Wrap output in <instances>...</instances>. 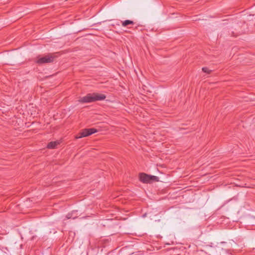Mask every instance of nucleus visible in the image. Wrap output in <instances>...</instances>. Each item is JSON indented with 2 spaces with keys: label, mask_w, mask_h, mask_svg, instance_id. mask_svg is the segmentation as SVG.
Here are the masks:
<instances>
[{
  "label": "nucleus",
  "mask_w": 255,
  "mask_h": 255,
  "mask_svg": "<svg viewBox=\"0 0 255 255\" xmlns=\"http://www.w3.org/2000/svg\"><path fill=\"white\" fill-rule=\"evenodd\" d=\"M59 144V142L58 141H51L47 144V147L49 149H54Z\"/></svg>",
  "instance_id": "423d86ee"
},
{
  "label": "nucleus",
  "mask_w": 255,
  "mask_h": 255,
  "mask_svg": "<svg viewBox=\"0 0 255 255\" xmlns=\"http://www.w3.org/2000/svg\"><path fill=\"white\" fill-rule=\"evenodd\" d=\"M97 131V130L94 128H85L82 130L76 136L77 138H80L84 137H86L91 135Z\"/></svg>",
  "instance_id": "20e7f679"
},
{
  "label": "nucleus",
  "mask_w": 255,
  "mask_h": 255,
  "mask_svg": "<svg viewBox=\"0 0 255 255\" xmlns=\"http://www.w3.org/2000/svg\"><path fill=\"white\" fill-rule=\"evenodd\" d=\"M66 218L67 219H70L72 218L71 216L70 215V214H68L67 216H66Z\"/></svg>",
  "instance_id": "1a4fd4ad"
},
{
  "label": "nucleus",
  "mask_w": 255,
  "mask_h": 255,
  "mask_svg": "<svg viewBox=\"0 0 255 255\" xmlns=\"http://www.w3.org/2000/svg\"><path fill=\"white\" fill-rule=\"evenodd\" d=\"M106 98V96L103 94H99L95 93H89L86 96L79 98L78 102L81 103H91L96 101L103 100Z\"/></svg>",
  "instance_id": "f257e3e1"
},
{
  "label": "nucleus",
  "mask_w": 255,
  "mask_h": 255,
  "mask_svg": "<svg viewBox=\"0 0 255 255\" xmlns=\"http://www.w3.org/2000/svg\"><path fill=\"white\" fill-rule=\"evenodd\" d=\"M121 22L123 27H127L129 25H133L134 23V21L131 20L121 21Z\"/></svg>",
  "instance_id": "39448f33"
},
{
  "label": "nucleus",
  "mask_w": 255,
  "mask_h": 255,
  "mask_svg": "<svg viewBox=\"0 0 255 255\" xmlns=\"http://www.w3.org/2000/svg\"><path fill=\"white\" fill-rule=\"evenodd\" d=\"M139 180L143 183H149L152 181H158V177L156 176L149 175L145 173H142L139 174Z\"/></svg>",
  "instance_id": "7ed1b4c3"
},
{
  "label": "nucleus",
  "mask_w": 255,
  "mask_h": 255,
  "mask_svg": "<svg viewBox=\"0 0 255 255\" xmlns=\"http://www.w3.org/2000/svg\"><path fill=\"white\" fill-rule=\"evenodd\" d=\"M56 57L52 54H48L43 57L38 56L35 62L39 65H42L45 63H50L54 61Z\"/></svg>",
  "instance_id": "f03ea898"
},
{
  "label": "nucleus",
  "mask_w": 255,
  "mask_h": 255,
  "mask_svg": "<svg viewBox=\"0 0 255 255\" xmlns=\"http://www.w3.org/2000/svg\"><path fill=\"white\" fill-rule=\"evenodd\" d=\"M120 23H121V21H115L112 24V25H113V26H115V25L120 26Z\"/></svg>",
  "instance_id": "6e6552de"
},
{
  "label": "nucleus",
  "mask_w": 255,
  "mask_h": 255,
  "mask_svg": "<svg viewBox=\"0 0 255 255\" xmlns=\"http://www.w3.org/2000/svg\"><path fill=\"white\" fill-rule=\"evenodd\" d=\"M202 71L206 73L207 74H210L211 72H212V70L209 69L207 67H203V68H202Z\"/></svg>",
  "instance_id": "0eeeda50"
}]
</instances>
